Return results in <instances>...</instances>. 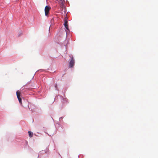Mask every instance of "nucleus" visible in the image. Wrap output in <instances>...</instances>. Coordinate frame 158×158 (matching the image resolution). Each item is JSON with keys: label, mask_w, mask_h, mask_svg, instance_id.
Here are the masks:
<instances>
[{"label": "nucleus", "mask_w": 158, "mask_h": 158, "mask_svg": "<svg viewBox=\"0 0 158 158\" xmlns=\"http://www.w3.org/2000/svg\"><path fill=\"white\" fill-rule=\"evenodd\" d=\"M74 60L73 57L71 58V60L69 62V67L70 68H72L74 64Z\"/></svg>", "instance_id": "7ed1b4c3"}, {"label": "nucleus", "mask_w": 158, "mask_h": 158, "mask_svg": "<svg viewBox=\"0 0 158 158\" xmlns=\"http://www.w3.org/2000/svg\"><path fill=\"white\" fill-rule=\"evenodd\" d=\"M55 87L56 88V89L57 88V84H56L55 85Z\"/></svg>", "instance_id": "0eeeda50"}, {"label": "nucleus", "mask_w": 158, "mask_h": 158, "mask_svg": "<svg viewBox=\"0 0 158 158\" xmlns=\"http://www.w3.org/2000/svg\"><path fill=\"white\" fill-rule=\"evenodd\" d=\"M16 95L20 104L21 105H22V99L20 98V92H19V90H18L16 92Z\"/></svg>", "instance_id": "f03ea898"}, {"label": "nucleus", "mask_w": 158, "mask_h": 158, "mask_svg": "<svg viewBox=\"0 0 158 158\" xmlns=\"http://www.w3.org/2000/svg\"><path fill=\"white\" fill-rule=\"evenodd\" d=\"M62 6H64V0H56Z\"/></svg>", "instance_id": "39448f33"}, {"label": "nucleus", "mask_w": 158, "mask_h": 158, "mask_svg": "<svg viewBox=\"0 0 158 158\" xmlns=\"http://www.w3.org/2000/svg\"><path fill=\"white\" fill-rule=\"evenodd\" d=\"M64 27L66 28L67 30L68 31H69V29L68 27V21L66 20H64Z\"/></svg>", "instance_id": "20e7f679"}, {"label": "nucleus", "mask_w": 158, "mask_h": 158, "mask_svg": "<svg viewBox=\"0 0 158 158\" xmlns=\"http://www.w3.org/2000/svg\"><path fill=\"white\" fill-rule=\"evenodd\" d=\"M28 133L29 137L31 138L33 136V133L31 131H29Z\"/></svg>", "instance_id": "423d86ee"}, {"label": "nucleus", "mask_w": 158, "mask_h": 158, "mask_svg": "<svg viewBox=\"0 0 158 158\" xmlns=\"http://www.w3.org/2000/svg\"><path fill=\"white\" fill-rule=\"evenodd\" d=\"M51 7L49 6H46L44 9L45 14L46 16H47L49 14V12L51 10Z\"/></svg>", "instance_id": "f257e3e1"}]
</instances>
